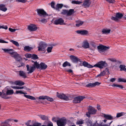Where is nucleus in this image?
Instances as JSON below:
<instances>
[{"mask_svg": "<svg viewBox=\"0 0 126 126\" xmlns=\"http://www.w3.org/2000/svg\"><path fill=\"white\" fill-rule=\"evenodd\" d=\"M107 65V64L105 61H101L95 64L93 66L102 69L103 67H106Z\"/></svg>", "mask_w": 126, "mask_h": 126, "instance_id": "nucleus-1", "label": "nucleus"}, {"mask_svg": "<svg viewBox=\"0 0 126 126\" xmlns=\"http://www.w3.org/2000/svg\"><path fill=\"white\" fill-rule=\"evenodd\" d=\"M98 51L100 53H101L108 50L110 48L109 47H106L103 45H101L97 47Z\"/></svg>", "mask_w": 126, "mask_h": 126, "instance_id": "nucleus-2", "label": "nucleus"}, {"mask_svg": "<svg viewBox=\"0 0 126 126\" xmlns=\"http://www.w3.org/2000/svg\"><path fill=\"white\" fill-rule=\"evenodd\" d=\"M57 96L61 99H63L65 100H70V97L66 96L63 94H59L57 93Z\"/></svg>", "mask_w": 126, "mask_h": 126, "instance_id": "nucleus-3", "label": "nucleus"}, {"mask_svg": "<svg viewBox=\"0 0 126 126\" xmlns=\"http://www.w3.org/2000/svg\"><path fill=\"white\" fill-rule=\"evenodd\" d=\"M47 45L45 43L43 42H40L39 44L38 47V51H43L45 49V48L47 47Z\"/></svg>", "mask_w": 126, "mask_h": 126, "instance_id": "nucleus-4", "label": "nucleus"}, {"mask_svg": "<svg viewBox=\"0 0 126 126\" xmlns=\"http://www.w3.org/2000/svg\"><path fill=\"white\" fill-rule=\"evenodd\" d=\"M85 97L83 96H79L74 98L73 100V103H80L83 99L85 98Z\"/></svg>", "mask_w": 126, "mask_h": 126, "instance_id": "nucleus-5", "label": "nucleus"}, {"mask_svg": "<svg viewBox=\"0 0 126 126\" xmlns=\"http://www.w3.org/2000/svg\"><path fill=\"white\" fill-rule=\"evenodd\" d=\"M11 56L14 58L17 61H19L20 60V57L19 55L16 52L12 51L10 54Z\"/></svg>", "mask_w": 126, "mask_h": 126, "instance_id": "nucleus-6", "label": "nucleus"}, {"mask_svg": "<svg viewBox=\"0 0 126 126\" xmlns=\"http://www.w3.org/2000/svg\"><path fill=\"white\" fill-rule=\"evenodd\" d=\"M37 11L38 15L40 16H45L47 15L46 12L43 9H38Z\"/></svg>", "mask_w": 126, "mask_h": 126, "instance_id": "nucleus-7", "label": "nucleus"}, {"mask_svg": "<svg viewBox=\"0 0 126 126\" xmlns=\"http://www.w3.org/2000/svg\"><path fill=\"white\" fill-rule=\"evenodd\" d=\"M66 122L65 120L61 119L57 120V124L58 126H63L65 125Z\"/></svg>", "mask_w": 126, "mask_h": 126, "instance_id": "nucleus-8", "label": "nucleus"}, {"mask_svg": "<svg viewBox=\"0 0 126 126\" xmlns=\"http://www.w3.org/2000/svg\"><path fill=\"white\" fill-rule=\"evenodd\" d=\"M70 57L71 60L73 63H77L79 62H81V60L76 56L73 55H71L70 56Z\"/></svg>", "mask_w": 126, "mask_h": 126, "instance_id": "nucleus-9", "label": "nucleus"}, {"mask_svg": "<svg viewBox=\"0 0 126 126\" xmlns=\"http://www.w3.org/2000/svg\"><path fill=\"white\" fill-rule=\"evenodd\" d=\"M27 68V70L28 71V74H31L35 70L34 68L32 66H29L28 65H27L26 66Z\"/></svg>", "mask_w": 126, "mask_h": 126, "instance_id": "nucleus-10", "label": "nucleus"}, {"mask_svg": "<svg viewBox=\"0 0 126 126\" xmlns=\"http://www.w3.org/2000/svg\"><path fill=\"white\" fill-rule=\"evenodd\" d=\"M28 29L31 31H35L37 29V27L33 24H31L28 26Z\"/></svg>", "mask_w": 126, "mask_h": 126, "instance_id": "nucleus-11", "label": "nucleus"}, {"mask_svg": "<svg viewBox=\"0 0 126 126\" xmlns=\"http://www.w3.org/2000/svg\"><path fill=\"white\" fill-rule=\"evenodd\" d=\"M100 84V83L97 81L93 83H89L86 86L89 87H94L96 86H98Z\"/></svg>", "mask_w": 126, "mask_h": 126, "instance_id": "nucleus-12", "label": "nucleus"}, {"mask_svg": "<svg viewBox=\"0 0 126 126\" xmlns=\"http://www.w3.org/2000/svg\"><path fill=\"white\" fill-rule=\"evenodd\" d=\"M90 1V0H84L82 6L85 8L89 7L91 4Z\"/></svg>", "mask_w": 126, "mask_h": 126, "instance_id": "nucleus-13", "label": "nucleus"}, {"mask_svg": "<svg viewBox=\"0 0 126 126\" xmlns=\"http://www.w3.org/2000/svg\"><path fill=\"white\" fill-rule=\"evenodd\" d=\"M64 21L62 18H60L55 20L54 22L56 25H63V24Z\"/></svg>", "mask_w": 126, "mask_h": 126, "instance_id": "nucleus-14", "label": "nucleus"}, {"mask_svg": "<svg viewBox=\"0 0 126 126\" xmlns=\"http://www.w3.org/2000/svg\"><path fill=\"white\" fill-rule=\"evenodd\" d=\"M76 32L78 34L82 35L87 34L88 33V32L86 30H79L77 31Z\"/></svg>", "mask_w": 126, "mask_h": 126, "instance_id": "nucleus-15", "label": "nucleus"}, {"mask_svg": "<svg viewBox=\"0 0 126 126\" xmlns=\"http://www.w3.org/2000/svg\"><path fill=\"white\" fill-rule=\"evenodd\" d=\"M80 66L83 65L84 67H87L88 68H92L94 67L93 66L89 63H88L87 62H83L82 63V65L80 63Z\"/></svg>", "mask_w": 126, "mask_h": 126, "instance_id": "nucleus-16", "label": "nucleus"}, {"mask_svg": "<svg viewBox=\"0 0 126 126\" xmlns=\"http://www.w3.org/2000/svg\"><path fill=\"white\" fill-rule=\"evenodd\" d=\"M96 110L94 108H91L88 109V113L89 114H94L96 112Z\"/></svg>", "mask_w": 126, "mask_h": 126, "instance_id": "nucleus-17", "label": "nucleus"}, {"mask_svg": "<svg viewBox=\"0 0 126 126\" xmlns=\"http://www.w3.org/2000/svg\"><path fill=\"white\" fill-rule=\"evenodd\" d=\"M82 47L84 48H88L89 47V45L87 41H85L82 43Z\"/></svg>", "mask_w": 126, "mask_h": 126, "instance_id": "nucleus-18", "label": "nucleus"}, {"mask_svg": "<svg viewBox=\"0 0 126 126\" xmlns=\"http://www.w3.org/2000/svg\"><path fill=\"white\" fill-rule=\"evenodd\" d=\"M47 65L44 63L41 62L40 64V68L41 69H45L47 67Z\"/></svg>", "mask_w": 126, "mask_h": 126, "instance_id": "nucleus-19", "label": "nucleus"}, {"mask_svg": "<svg viewBox=\"0 0 126 126\" xmlns=\"http://www.w3.org/2000/svg\"><path fill=\"white\" fill-rule=\"evenodd\" d=\"M34 63L32 65L34 68V69L35 70L36 68L39 69L40 68V64H39L37 62H34Z\"/></svg>", "mask_w": 126, "mask_h": 126, "instance_id": "nucleus-20", "label": "nucleus"}, {"mask_svg": "<svg viewBox=\"0 0 126 126\" xmlns=\"http://www.w3.org/2000/svg\"><path fill=\"white\" fill-rule=\"evenodd\" d=\"M103 117L106 119L108 120H111L113 119L112 117L110 115L104 114Z\"/></svg>", "mask_w": 126, "mask_h": 126, "instance_id": "nucleus-21", "label": "nucleus"}, {"mask_svg": "<svg viewBox=\"0 0 126 126\" xmlns=\"http://www.w3.org/2000/svg\"><path fill=\"white\" fill-rule=\"evenodd\" d=\"M0 10L1 11L5 12L7 10V8L5 7V5L4 4H0Z\"/></svg>", "mask_w": 126, "mask_h": 126, "instance_id": "nucleus-22", "label": "nucleus"}, {"mask_svg": "<svg viewBox=\"0 0 126 126\" xmlns=\"http://www.w3.org/2000/svg\"><path fill=\"white\" fill-rule=\"evenodd\" d=\"M19 75L24 78H26L27 77L25 73L22 71H19Z\"/></svg>", "mask_w": 126, "mask_h": 126, "instance_id": "nucleus-23", "label": "nucleus"}, {"mask_svg": "<svg viewBox=\"0 0 126 126\" xmlns=\"http://www.w3.org/2000/svg\"><path fill=\"white\" fill-rule=\"evenodd\" d=\"M110 31L111 30L110 29H108L106 28L103 29L102 32L103 34H107L109 33Z\"/></svg>", "mask_w": 126, "mask_h": 126, "instance_id": "nucleus-24", "label": "nucleus"}, {"mask_svg": "<svg viewBox=\"0 0 126 126\" xmlns=\"http://www.w3.org/2000/svg\"><path fill=\"white\" fill-rule=\"evenodd\" d=\"M1 49L3 50L5 52L10 54V52L12 51H13V49L9 48H2Z\"/></svg>", "mask_w": 126, "mask_h": 126, "instance_id": "nucleus-25", "label": "nucleus"}, {"mask_svg": "<svg viewBox=\"0 0 126 126\" xmlns=\"http://www.w3.org/2000/svg\"><path fill=\"white\" fill-rule=\"evenodd\" d=\"M32 49V48L29 46H26L24 47V50L25 51H29Z\"/></svg>", "mask_w": 126, "mask_h": 126, "instance_id": "nucleus-26", "label": "nucleus"}, {"mask_svg": "<svg viewBox=\"0 0 126 126\" xmlns=\"http://www.w3.org/2000/svg\"><path fill=\"white\" fill-rule=\"evenodd\" d=\"M83 23V22L80 20H78L77 21V23L76 25V26L77 27H79L81 26Z\"/></svg>", "mask_w": 126, "mask_h": 126, "instance_id": "nucleus-27", "label": "nucleus"}, {"mask_svg": "<svg viewBox=\"0 0 126 126\" xmlns=\"http://www.w3.org/2000/svg\"><path fill=\"white\" fill-rule=\"evenodd\" d=\"M16 85L19 86H22L25 84L24 82L20 80L16 82Z\"/></svg>", "mask_w": 126, "mask_h": 126, "instance_id": "nucleus-28", "label": "nucleus"}, {"mask_svg": "<svg viewBox=\"0 0 126 126\" xmlns=\"http://www.w3.org/2000/svg\"><path fill=\"white\" fill-rule=\"evenodd\" d=\"M126 66L125 65H120L119 66V68H120V70L121 71H124L126 72V68L125 67Z\"/></svg>", "mask_w": 126, "mask_h": 126, "instance_id": "nucleus-29", "label": "nucleus"}, {"mask_svg": "<svg viewBox=\"0 0 126 126\" xmlns=\"http://www.w3.org/2000/svg\"><path fill=\"white\" fill-rule=\"evenodd\" d=\"M24 96L27 98H29L33 100H35V98L34 97L29 95H26L24 94Z\"/></svg>", "mask_w": 126, "mask_h": 126, "instance_id": "nucleus-30", "label": "nucleus"}, {"mask_svg": "<svg viewBox=\"0 0 126 126\" xmlns=\"http://www.w3.org/2000/svg\"><path fill=\"white\" fill-rule=\"evenodd\" d=\"M123 16V15L122 14L119 13H117L116 15V17H117L118 19L121 18Z\"/></svg>", "mask_w": 126, "mask_h": 126, "instance_id": "nucleus-31", "label": "nucleus"}, {"mask_svg": "<svg viewBox=\"0 0 126 126\" xmlns=\"http://www.w3.org/2000/svg\"><path fill=\"white\" fill-rule=\"evenodd\" d=\"M62 66L63 67H65L67 66H71V64L68 62L66 61L63 64Z\"/></svg>", "mask_w": 126, "mask_h": 126, "instance_id": "nucleus-32", "label": "nucleus"}, {"mask_svg": "<svg viewBox=\"0 0 126 126\" xmlns=\"http://www.w3.org/2000/svg\"><path fill=\"white\" fill-rule=\"evenodd\" d=\"M74 13L73 9H70L69 11L68 10L67 16H70L72 15Z\"/></svg>", "mask_w": 126, "mask_h": 126, "instance_id": "nucleus-33", "label": "nucleus"}, {"mask_svg": "<svg viewBox=\"0 0 126 126\" xmlns=\"http://www.w3.org/2000/svg\"><path fill=\"white\" fill-rule=\"evenodd\" d=\"M63 5L62 4H57L56 7L55 8L56 10H58L59 9H61L63 6Z\"/></svg>", "mask_w": 126, "mask_h": 126, "instance_id": "nucleus-34", "label": "nucleus"}, {"mask_svg": "<svg viewBox=\"0 0 126 126\" xmlns=\"http://www.w3.org/2000/svg\"><path fill=\"white\" fill-rule=\"evenodd\" d=\"M10 41L17 47H18L19 46V44L17 42L13 40H10Z\"/></svg>", "mask_w": 126, "mask_h": 126, "instance_id": "nucleus-35", "label": "nucleus"}, {"mask_svg": "<svg viewBox=\"0 0 126 126\" xmlns=\"http://www.w3.org/2000/svg\"><path fill=\"white\" fill-rule=\"evenodd\" d=\"M11 87L15 89H20L24 88L23 86H11Z\"/></svg>", "mask_w": 126, "mask_h": 126, "instance_id": "nucleus-36", "label": "nucleus"}, {"mask_svg": "<svg viewBox=\"0 0 126 126\" xmlns=\"http://www.w3.org/2000/svg\"><path fill=\"white\" fill-rule=\"evenodd\" d=\"M82 2V1H78L73 0L71 2L73 4H79Z\"/></svg>", "mask_w": 126, "mask_h": 126, "instance_id": "nucleus-37", "label": "nucleus"}, {"mask_svg": "<svg viewBox=\"0 0 126 126\" xmlns=\"http://www.w3.org/2000/svg\"><path fill=\"white\" fill-rule=\"evenodd\" d=\"M38 116L42 120H46L47 118V117L45 115H38Z\"/></svg>", "mask_w": 126, "mask_h": 126, "instance_id": "nucleus-38", "label": "nucleus"}, {"mask_svg": "<svg viewBox=\"0 0 126 126\" xmlns=\"http://www.w3.org/2000/svg\"><path fill=\"white\" fill-rule=\"evenodd\" d=\"M6 93L7 95H9L13 94L14 92L13 90H8Z\"/></svg>", "mask_w": 126, "mask_h": 126, "instance_id": "nucleus-39", "label": "nucleus"}, {"mask_svg": "<svg viewBox=\"0 0 126 126\" xmlns=\"http://www.w3.org/2000/svg\"><path fill=\"white\" fill-rule=\"evenodd\" d=\"M118 82H126V79L123 78H119L118 79Z\"/></svg>", "mask_w": 126, "mask_h": 126, "instance_id": "nucleus-40", "label": "nucleus"}, {"mask_svg": "<svg viewBox=\"0 0 126 126\" xmlns=\"http://www.w3.org/2000/svg\"><path fill=\"white\" fill-rule=\"evenodd\" d=\"M7 93H2V94H1V97L2 98H4L5 99H7L8 98L6 96V95H7Z\"/></svg>", "mask_w": 126, "mask_h": 126, "instance_id": "nucleus-41", "label": "nucleus"}, {"mask_svg": "<svg viewBox=\"0 0 126 126\" xmlns=\"http://www.w3.org/2000/svg\"><path fill=\"white\" fill-rule=\"evenodd\" d=\"M106 73L104 71L101 72L100 74L97 76V77H100L104 76L105 74Z\"/></svg>", "mask_w": 126, "mask_h": 126, "instance_id": "nucleus-42", "label": "nucleus"}, {"mask_svg": "<svg viewBox=\"0 0 126 126\" xmlns=\"http://www.w3.org/2000/svg\"><path fill=\"white\" fill-rule=\"evenodd\" d=\"M125 114V113H124L123 112H122L119 113H118L117 114L116 117H120L122 116V115H124Z\"/></svg>", "mask_w": 126, "mask_h": 126, "instance_id": "nucleus-43", "label": "nucleus"}, {"mask_svg": "<svg viewBox=\"0 0 126 126\" xmlns=\"http://www.w3.org/2000/svg\"><path fill=\"white\" fill-rule=\"evenodd\" d=\"M84 121L80 120L77 121L76 122V124L77 125H80L83 124L84 123Z\"/></svg>", "mask_w": 126, "mask_h": 126, "instance_id": "nucleus-44", "label": "nucleus"}, {"mask_svg": "<svg viewBox=\"0 0 126 126\" xmlns=\"http://www.w3.org/2000/svg\"><path fill=\"white\" fill-rule=\"evenodd\" d=\"M68 10H63L61 12V14L64 15H67Z\"/></svg>", "mask_w": 126, "mask_h": 126, "instance_id": "nucleus-45", "label": "nucleus"}, {"mask_svg": "<svg viewBox=\"0 0 126 126\" xmlns=\"http://www.w3.org/2000/svg\"><path fill=\"white\" fill-rule=\"evenodd\" d=\"M52 48V47H48L47 50V52L48 53L51 52Z\"/></svg>", "mask_w": 126, "mask_h": 126, "instance_id": "nucleus-46", "label": "nucleus"}, {"mask_svg": "<svg viewBox=\"0 0 126 126\" xmlns=\"http://www.w3.org/2000/svg\"><path fill=\"white\" fill-rule=\"evenodd\" d=\"M47 96H41L39 97V99H40L44 100L46 99Z\"/></svg>", "mask_w": 126, "mask_h": 126, "instance_id": "nucleus-47", "label": "nucleus"}, {"mask_svg": "<svg viewBox=\"0 0 126 126\" xmlns=\"http://www.w3.org/2000/svg\"><path fill=\"white\" fill-rule=\"evenodd\" d=\"M16 94H27V93H24L21 91H17V90L16 91Z\"/></svg>", "mask_w": 126, "mask_h": 126, "instance_id": "nucleus-48", "label": "nucleus"}, {"mask_svg": "<svg viewBox=\"0 0 126 126\" xmlns=\"http://www.w3.org/2000/svg\"><path fill=\"white\" fill-rule=\"evenodd\" d=\"M32 58L33 59H37L38 57L35 54H33L32 55Z\"/></svg>", "mask_w": 126, "mask_h": 126, "instance_id": "nucleus-49", "label": "nucleus"}, {"mask_svg": "<svg viewBox=\"0 0 126 126\" xmlns=\"http://www.w3.org/2000/svg\"><path fill=\"white\" fill-rule=\"evenodd\" d=\"M27 0H16V1L18 2H21L23 3H25L27 1Z\"/></svg>", "mask_w": 126, "mask_h": 126, "instance_id": "nucleus-50", "label": "nucleus"}, {"mask_svg": "<svg viewBox=\"0 0 126 126\" xmlns=\"http://www.w3.org/2000/svg\"><path fill=\"white\" fill-rule=\"evenodd\" d=\"M46 99L50 101H53V100L52 98L50 97L49 96H47V97H46Z\"/></svg>", "mask_w": 126, "mask_h": 126, "instance_id": "nucleus-51", "label": "nucleus"}, {"mask_svg": "<svg viewBox=\"0 0 126 126\" xmlns=\"http://www.w3.org/2000/svg\"><path fill=\"white\" fill-rule=\"evenodd\" d=\"M41 125L40 123H34L33 125H30L29 126H40Z\"/></svg>", "mask_w": 126, "mask_h": 126, "instance_id": "nucleus-52", "label": "nucleus"}, {"mask_svg": "<svg viewBox=\"0 0 126 126\" xmlns=\"http://www.w3.org/2000/svg\"><path fill=\"white\" fill-rule=\"evenodd\" d=\"M1 28L5 30H7L8 29V27L6 26H4V25L0 26V29Z\"/></svg>", "mask_w": 126, "mask_h": 126, "instance_id": "nucleus-53", "label": "nucleus"}, {"mask_svg": "<svg viewBox=\"0 0 126 126\" xmlns=\"http://www.w3.org/2000/svg\"><path fill=\"white\" fill-rule=\"evenodd\" d=\"M9 30L12 32H13L15 31L16 30H17L18 29H12V28H9Z\"/></svg>", "mask_w": 126, "mask_h": 126, "instance_id": "nucleus-54", "label": "nucleus"}, {"mask_svg": "<svg viewBox=\"0 0 126 126\" xmlns=\"http://www.w3.org/2000/svg\"><path fill=\"white\" fill-rule=\"evenodd\" d=\"M108 60L112 62H116V60L114 58H110L108 59Z\"/></svg>", "mask_w": 126, "mask_h": 126, "instance_id": "nucleus-55", "label": "nucleus"}, {"mask_svg": "<svg viewBox=\"0 0 126 126\" xmlns=\"http://www.w3.org/2000/svg\"><path fill=\"white\" fill-rule=\"evenodd\" d=\"M0 43H8V42H7V41H4L3 40H2V39H0Z\"/></svg>", "mask_w": 126, "mask_h": 126, "instance_id": "nucleus-56", "label": "nucleus"}, {"mask_svg": "<svg viewBox=\"0 0 126 126\" xmlns=\"http://www.w3.org/2000/svg\"><path fill=\"white\" fill-rule=\"evenodd\" d=\"M32 55L30 54H27L26 55V56L27 58H30L32 57Z\"/></svg>", "mask_w": 126, "mask_h": 126, "instance_id": "nucleus-57", "label": "nucleus"}, {"mask_svg": "<svg viewBox=\"0 0 126 126\" xmlns=\"http://www.w3.org/2000/svg\"><path fill=\"white\" fill-rule=\"evenodd\" d=\"M111 19L112 20H113L115 21H117L118 19L117 18V17H114V16H112L111 18Z\"/></svg>", "mask_w": 126, "mask_h": 126, "instance_id": "nucleus-58", "label": "nucleus"}, {"mask_svg": "<svg viewBox=\"0 0 126 126\" xmlns=\"http://www.w3.org/2000/svg\"><path fill=\"white\" fill-rule=\"evenodd\" d=\"M106 1L110 3H113L114 2V0H105Z\"/></svg>", "mask_w": 126, "mask_h": 126, "instance_id": "nucleus-59", "label": "nucleus"}, {"mask_svg": "<svg viewBox=\"0 0 126 126\" xmlns=\"http://www.w3.org/2000/svg\"><path fill=\"white\" fill-rule=\"evenodd\" d=\"M51 6L52 8H54V9L55 8V3H54V2H52L51 3Z\"/></svg>", "mask_w": 126, "mask_h": 126, "instance_id": "nucleus-60", "label": "nucleus"}, {"mask_svg": "<svg viewBox=\"0 0 126 126\" xmlns=\"http://www.w3.org/2000/svg\"><path fill=\"white\" fill-rule=\"evenodd\" d=\"M24 65V64L22 63H21L20 64L17 65V66L18 67H20L22 66H23Z\"/></svg>", "mask_w": 126, "mask_h": 126, "instance_id": "nucleus-61", "label": "nucleus"}, {"mask_svg": "<svg viewBox=\"0 0 126 126\" xmlns=\"http://www.w3.org/2000/svg\"><path fill=\"white\" fill-rule=\"evenodd\" d=\"M40 21L43 23H45L46 22V20L45 19H43L41 20Z\"/></svg>", "mask_w": 126, "mask_h": 126, "instance_id": "nucleus-62", "label": "nucleus"}, {"mask_svg": "<svg viewBox=\"0 0 126 126\" xmlns=\"http://www.w3.org/2000/svg\"><path fill=\"white\" fill-rule=\"evenodd\" d=\"M116 79L114 78H112L110 79V81L111 82H114L115 81Z\"/></svg>", "mask_w": 126, "mask_h": 126, "instance_id": "nucleus-63", "label": "nucleus"}, {"mask_svg": "<svg viewBox=\"0 0 126 126\" xmlns=\"http://www.w3.org/2000/svg\"><path fill=\"white\" fill-rule=\"evenodd\" d=\"M42 126H53V125L52 123H51L49 124L47 126H46L45 125H43Z\"/></svg>", "mask_w": 126, "mask_h": 126, "instance_id": "nucleus-64", "label": "nucleus"}]
</instances>
